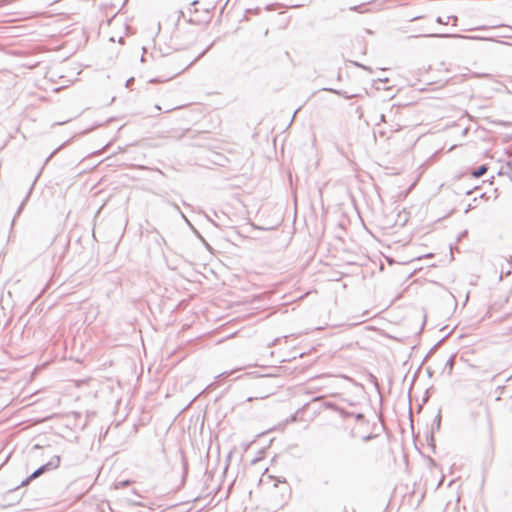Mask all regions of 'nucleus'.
<instances>
[{
	"instance_id": "obj_1",
	"label": "nucleus",
	"mask_w": 512,
	"mask_h": 512,
	"mask_svg": "<svg viewBox=\"0 0 512 512\" xmlns=\"http://www.w3.org/2000/svg\"><path fill=\"white\" fill-rule=\"evenodd\" d=\"M281 490H282V492H281V498H280V499H278V502H279L282 506H284V505H286V504L288 503V501L290 500V498H291V493H292V492H291V488H290V487H288V486H284V487H282V489H281ZM272 497H273V499H274V500H277L276 495H273Z\"/></svg>"
},
{
	"instance_id": "obj_5",
	"label": "nucleus",
	"mask_w": 512,
	"mask_h": 512,
	"mask_svg": "<svg viewBox=\"0 0 512 512\" xmlns=\"http://www.w3.org/2000/svg\"><path fill=\"white\" fill-rule=\"evenodd\" d=\"M198 4V1H194L191 5V8L189 9L190 12H196L197 11V8H196V5Z\"/></svg>"
},
{
	"instance_id": "obj_2",
	"label": "nucleus",
	"mask_w": 512,
	"mask_h": 512,
	"mask_svg": "<svg viewBox=\"0 0 512 512\" xmlns=\"http://www.w3.org/2000/svg\"><path fill=\"white\" fill-rule=\"evenodd\" d=\"M49 464L41 466L39 469H37L35 472H33L23 483L22 485L25 486L29 484L33 479L39 477L42 475L46 470H48Z\"/></svg>"
},
{
	"instance_id": "obj_4",
	"label": "nucleus",
	"mask_w": 512,
	"mask_h": 512,
	"mask_svg": "<svg viewBox=\"0 0 512 512\" xmlns=\"http://www.w3.org/2000/svg\"><path fill=\"white\" fill-rule=\"evenodd\" d=\"M487 171H488V166L487 165H482L479 168L473 170L471 172V176L473 178H479V177L483 176Z\"/></svg>"
},
{
	"instance_id": "obj_3",
	"label": "nucleus",
	"mask_w": 512,
	"mask_h": 512,
	"mask_svg": "<svg viewBox=\"0 0 512 512\" xmlns=\"http://www.w3.org/2000/svg\"><path fill=\"white\" fill-rule=\"evenodd\" d=\"M49 464L41 466L39 469H37L35 472H33L23 483L22 485L25 486L29 484L33 479L39 477L42 475L46 470H48Z\"/></svg>"
},
{
	"instance_id": "obj_6",
	"label": "nucleus",
	"mask_w": 512,
	"mask_h": 512,
	"mask_svg": "<svg viewBox=\"0 0 512 512\" xmlns=\"http://www.w3.org/2000/svg\"><path fill=\"white\" fill-rule=\"evenodd\" d=\"M190 20H191L192 22H198V21H199V20H198V19H196V18H191Z\"/></svg>"
}]
</instances>
